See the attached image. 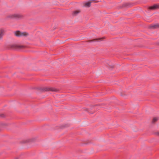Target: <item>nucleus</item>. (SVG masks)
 Listing matches in <instances>:
<instances>
[{
    "label": "nucleus",
    "mask_w": 159,
    "mask_h": 159,
    "mask_svg": "<svg viewBox=\"0 0 159 159\" xmlns=\"http://www.w3.org/2000/svg\"><path fill=\"white\" fill-rule=\"evenodd\" d=\"M25 46L18 44H13L11 46V48L16 50H20L25 48Z\"/></svg>",
    "instance_id": "obj_1"
},
{
    "label": "nucleus",
    "mask_w": 159,
    "mask_h": 159,
    "mask_svg": "<svg viewBox=\"0 0 159 159\" xmlns=\"http://www.w3.org/2000/svg\"><path fill=\"white\" fill-rule=\"evenodd\" d=\"M15 34L17 36L20 37L27 36L28 34L25 32L21 33L19 31H17L15 32Z\"/></svg>",
    "instance_id": "obj_2"
},
{
    "label": "nucleus",
    "mask_w": 159,
    "mask_h": 159,
    "mask_svg": "<svg viewBox=\"0 0 159 159\" xmlns=\"http://www.w3.org/2000/svg\"><path fill=\"white\" fill-rule=\"evenodd\" d=\"M45 91H50L52 92H57L58 90L52 87H47L44 89Z\"/></svg>",
    "instance_id": "obj_3"
},
{
    "label": "nucleus",
    "mask_w": 159,
    "mask_h": 159,
    "mask_svg": "<svg viewBox=\"0 0 159 159\" xmlns=\"http://www.w3.org/2000/svg\"><path fill=\"white\" fill-rule=\"evenodd\" d=\"M159 8V4H155L150 7L149 9L152 10H155Z\"/></svg>",
    "instance_id": "obj_4"
},
{
    "label": "nucleus",
    "mask_w": 159,
    "mask_h": 159,
    "mask_svg": "<svg viewBox=\"0 0 159 159\" xmlns=\"http://www.w3.org/2000/svg\"><path fill=\"white\" fill-rule=\"evenodd\" d=\"M150 28L152 29L159 28V24L152 25L150 26Z\"/></svg>",
    "instance_id": "obj_5"
},
{
    "label": "nucleus",
    "mask_w": 159,
    "mask_h": 159,
    "mask_svg": "<svg viewBox=\"0 0 159 159\" xmlns=\"http://www.w3.org/2000/svg\"><path fill=\"white\" fill-rule=\"evenodd\" d=\"M80 12V10H76L73 12L72 14L73 15H76Z\"/></svg>",
    "instance_id": "obj_6"
},
{
    "label": "nucleus",
    "mask_w": 159,
    "mask_h": 159,
    "mask_svg": "<svg viewBox=\"0 0 159 159\" xmlns=\"http://www.w3.org/2000/svg\"><path fill=\"white\" fill-rule=\"evenodd\" d=\"M3 32L4 30H0V39L2 37Z\"/></svg>",
    "instance_id": "obj_7"
},
{
    "label": "nucleus",
    "mask_w": 159,
    "mask_h": 159,
    "mask_svg": "<svg viewBox=\"0 0 159 159\" xmlns=\"http://www.w3.org/2000/svg\"><path fill=\"white\" fill-rule=\"evenodd\" d=\"M90 5H91V2H88L86 3L85 4V6H87L88 7H89L90 6Z\"/></svg>",
    "instance_id": "obj_8"
},
{
    "label": "nucleus",
    "mask_w": 159,
    "mask_h": 159,
    "mask_svg": "<svg viewBox=\"0 0 159 159\" xmlns=\"http://www.w3.org/2000/svg\"><path fill=\"white\" fill-rule=\"evenodd\" d=\"M158 120V118L157 117H154L153 118L152 121V123H154L156 122L157 120Z\"/></svg>",
    "instance_id": "obj_9"
},
{
    "label": "nucleus",
    "mask_w": 159,
    "mask_h": 159,
    "mask_svg": "<svg viewBox=\"0 0 159 159\" xmlns=\"http://www.w3.org/2000/svg\"><path fill=\"white\" fill-rule=\"evenodd\" d=\"M12 17H18V18H19V16H18V15H14Z\"/></svg>",
    "instance_id": "obj_10"
}]
</instances>
